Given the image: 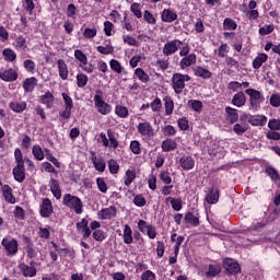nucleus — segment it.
Returning a JSON list of instances; mask_svg holds the SVG:
<instances>
[{
  "label": "nucleus",
  "mask_w": 280,
  "mask_h": 280,
  "mask_svg": "<svg viewBox=\"0 0 280 280\" xmlns=\"http://www.w3.org/2000/svg\"><path fill=\"white\" fill-rule=\"evenodd\" d=\"M92 235L95 242H104L106 240V232L103 230H95Z\"/></svg>",
  "instance_id": "obj_56"
},
{
  "label": "nucleus",
  "mask_w": 280,
  "mask_h": 280,
  "mask_svg": "<svg viewBox=\"0 0 280 280\" xmlns=\"http://www.w3.org/2000/svg\"><path fill=\"white\" fill-rule=\"evenodd\" d=\"M223 30H228L229 32H233V30H237V22H235L231 18H226L223 21Z\"/></svg>",
  "instance_id": "obj_44"
},
{
  "label": "nucleus",
  "mask_w": 280,
  "mask_h": 280,
  "mask_svg": "<svg viewBox=\"0 0 280 280\" xmlns=\"http://www.w3.org/2000/svg\"><path fill=\"white\" fill-rule=\"evenodd\" d=\"M96 172H105L106 170V161L103 158H97V155H93L91 159Z\"/></svg>",
  "instance_id": "obj_23"
},
{
  "label": "nucleus",
  "mask_w": 280,
  "mask_h": 280,
  "mask_svg": "<svg viewBox=\"0 0 280 280\" xmlns=\"http://www.w3.org/2000/svg\"><path fill=\"white\" fill-rule=\"evenodd\" d=\"M222 272V266L214 264L209 265L208 271L205 272V276L208 277V279H211L213 277H218Z\"/></svg>",
  "instance_id": "obj_25"
},
{
  "label": "nucleus",
  "mask_w": 280,
  "mask_h": 280,
  "mask_svg": "<svg viewBox=\"0 0 280 280\" xmlns=\"http://www.w3.org/2000/svg\"><path fill=\"white\" fill-rule=\"evenodd\" d=\"M165 202L166 205H172V209H174V211H180V209H183V201L180 199L167 197Z\"/></svg>",
  "instance_id": "obj_35"
},
{
  "label": "nucleus",
  "mask_w": 280,
  "mask_h": 280,
  "mask_svg": "<svg viewBox=\"0 0 280 280\" xmlns=\"http://www.w3.org/2000/svg\"><path fill=\"white\" fill-rule=\"evenodd\" d=\"M225 113L228 115V121L230 124H235L237 119H240V114H237V109L232 108V107H226Z\"/></svg>",
  "instance_id": "obj_34"
},
{
  "label": "nucleus",
  "mask_w": 280,
  "mask_h": 280,
  "mask_svg": "<svg viewBox=\"0 0 280 280\" xmlns=\"http://www.w3.org/2000/svg\"><path fill=\"white\" fill-rule=\"evenodd\" d=\"M196 60H197L196 54L191 52L188 56H185L180 59L179 67L183 70L189 69V67H191L192 65H196Z\"/></svg>",
  "instance_id": "obj_16"
},
{
  "label": "nucleus",
  "mask_w": 280,
  "mask_h": 280,
  "mask_svg": "<svg viewBox=\"0 0 280 280\" xmlns=\"http://www.w3.org/2000/svg\"><path fill=\"white\" fill-rule=\"evenodd\" d=\"M188 106H190L195 110V113L202 112V102H200L198 100L188 101Z\"/></svg>",
  "instance_id": "obj_52"
},
{
  "label": "nucleus",
  "mask_w": 280,
  "mask_h": 280,
  "mask_svg": "<svg viewBox=\"0 0 280 280\" xmlns=\"http://www.w3.org/2000/svg\"><path fill=\"white\" fill-rule=\"evenodd\" d=\"M49 187L51 194L55 196L57 200H60L62 198V191L60 190V184L56 179H50Z\"/></svg>",
  "instance_id": "obj_22"
},
{
  "label": "nucleus",
  "mask_w": 280,
  "mask_h": 280,
  "mask_svg": "<svg viewBox=\"0 0 280 280\" xmlns=\"http://www.w3.org/2000/svg\"><path fill=\"white\" fill-rule=\"evenodd\" d=\"M137 178V173L135 170H127L125 174V185L126 187H130L132 185V182Z\"/></svg>",
  "instance_id": "obj_42"
},
{
  "label": "nucleus",
  "mask_w": 280,
  "mask_h": 280,
  "mask_svg": "<svg viewBox=\"0 0 280 280\" xmlns=\"http://www.w3.org/2000/svg\"><path fill=\"white\" fill-rule=\"evenodd\" d=\"M178 19V14L172 9H164L161 12V20L163 23H174Z\"/></svg>",
  "instance_id": "obj_15"
},
{
  "label": "nucleus",
  "mask_w": 280,
  "mask_h": 280,
  "mask_svg": "<svg viewBox=\"0 0 280 280\" xmlns=\"http://www.w3.org/2000/svg\"><path fill=\"white\" fill-rule=\"evenodd\" d=\"M182 45H183V42L178 39L167 42L163 47L164 56H174V54H176V51L180 49Z\"/></svg>",
  "instance_id": "obj_9"
},
{
  "label": "nucleus",
  "mask_w": 280,
  "mask_h": 280,
  "mask_svg": "<svg viewBox=\"0 0 280 280\" xmlns=\"http://www.w3.org/2000/svg\"><path fill=\"white\" fill-rule=\"evenodd\" d=\"M130 150L133 154H141V143L138 140L131 141Z\"/></svg>",
  "instance_id": "obj_60"
},
{
  "label": "nucleus",
  "mask_w": 280,
  "mask_h": 280,
  "mask_svg": "<svg viewBox=\"0 0 280 280\" xmlns=\"http://www.w3.org/2000/svg\"><path fill=\"white\" fill-rule=\"evenodd\" d=\"M137 131L142 139H152L154 135H156V131L154 130V127H152V124L147 120H142L137 126Z\"/></svg>",
  "instance_id": "obj_4"
},
{
  "label": "nucleus",
  "mask_w": 280,
  "mask_h": 280,
  "mask_svg": "<svg viewBox=\"0 0 280 280\" xmlns=\"http://www.w3.org/2000/svg\"><path fill=\"white\" fill-rule=\"evenodd\" d=\"M20 270L22 271V275L24 277H28V278H32V277H36V267H34V265H25V264H22L20 265Z\"/></svg>",
  "instance_id": "obj_21"
},
{
  "label": "nucleus",
  "mask_w": 280,
  "mask_h": 280,
  "mask_svg": "<svg viewBox=\"0 0 280 280\" xmlns=\"http://www.w3.org/2000/svg\"><path fill=\"white\" fill-rule=\"evenodd\" d=\"M143 19L149 25H156V18L149 10L144 11Z\"/></svg>",
  "instance_id": "obj_53"
},
{
  "label": "nucleus",
  "mask_w": 280,
  "mask_h": 280,
  "mask_svg": "<svg viewBox=\"0 0 280 280\" xmlns=\"http://www.w3.org/2000/svg\"><path fill=\"white\" fill-rule=\"evenodd\" d=\"M122 240H124V244H132L133 238H132V228H130V225L126 224L124 226V231H122Z\"/></svg>",
  "instance_id": "obj_31"
},
{
  "label": "nucleus",
  "mask_w": 280,
  "mask_h": 280,
  "mask_svg": "<svg viewBox=\"0 0 280 280\" xmlns=\"http://www.w3.org/2000/svg\"><path fill=\"white\" fill-rule=\"evenodd\" d=\"M250 126H266L268 124V117L265 115H255L249 118Z\"/></svg>",
  "instance_id": "obj_26"
},
{
  "label": "nucleus",
  "mask_w": 280,
  "mask_h": 280,
  "mask_svg": "<svg viewBox=\"0 0 280 280\" xmlns=\"http://www.w3.org/2000/svg\"><path fill=\"white\" fill-rule=\"evenodd\" d=\"M1 191L7 202L10 205H14L16 202V198L12 195V188L9 185L1 184Z\"/></svg>",
  "instance_id": "obj_18"
},
{
  "label": "nucleus",
  "mask_w": 280,
  "mask_h": 280,
  "mask_svg": "<svg viewBox=\"0 0 280 280\" xmlns=\"http://www.w3.org/2000/svg\"><path fill=\"white\" fill-rule=\"evenodd\" d=\"M233 106H236V108H242L246 104V95H244V92L236 93L232 98Z\"/></svg>",
  "instance_id": "obj_27"
},
{
  "label": "nucleus",
  "mask_w": 280,
  "mask_h": 280,
  "mask_svg": "<svg viewBox=\"0 0 280 280\" xmlns=\"http://www.w3.org/2000/svg\"><path fill=\"white\" fill-rule=\"evenodd\" d=\"M108 168L112 174H117L119 172V163L112 159L108 161Z\"/></svg>",
  "instance_id": "obj_58"
},
{
  "label": "nucleus",
  "mask_w": 280,
  "mask_h": 280,
  "mask_svg": "<svg viewBox=\"0 0 280 280\" xmlns=\"http://www.w3.org/2000/svg\"><path fill=\"white\" fill-rule=\"evenodd\" d=\"M269 104L273 108H279V106H280V94L279 93L271 94V96L269 98Z\"/></svg>",
  "instance_id": "obj_55"
},
{
  "label": "nucleus",
  "mask_w": 280,
  "mask_h": 280,
  "mask_svg": "<svg viewBox=\"0 0 280 280\" xmlns=\"http://www.w3.org/2000/svg\"><path fill=\"white\" fill-rule=\"evenodd\" d=\"M22 5L27 14H34V9L36 8V4H34V0H23Z\"/></svg>",
  "instance_id": "obj_47"
},
{
  "label": "nucleus",
  "mask_w": 280,
  "mask_h": 280,
  "mask_svg": "<svg viewBox=\"0 0 280 280\" xmlns=\"http://www.w3.org/2000/svg\"><path fill=\"white\" fill-rule=\"evenodd\" d=\"M94 106L100 115H110L113 113V106L104 101V92L96 90L94 95Z\"/></svg>",
  "instance_id": "obj_1"
},
{
  "label": "nucleus",
  "mask_w": 280,
  "mask_h": 280,
  "mask_svg": "<svg viewBox=\"0 0 280 280\" xmlns=\"http://www.w3.org/2000/svg\"><path fill=\"white\" fill-rule=\"evenodd\" d=\"M192 71L196 78H201V80H211V75H213L209 69L202 66H196Z\"/></svg>",
  "instance_id": "obj_14"
},
{
  "label": "nucleus",
  "mask_w": 280,
  "mask_h": 280,
  "mask_svg": "<svg viewBox=\"0 0 280 280\" xmlns=\"http://www.w3.org/2000/svg\"><path fill=\"white\" fill-rule=\"evenodd\" d=\"M133 205H136V207H145L147 205L145 197H143V195H136L133 197Z\"/></svg>",
  "instance_id": "obj_59"
},
{
  "label": "nucleus",
  "mask_w": 280,
  "mask_h": 280,
  "mask_svg": "<svg viewBox=\"0 0 280 280\" xmlns=\"http://www.w3.org/2000/svg\"><path fill=\"white\" fill-rule=\"evenodd\" d=\"M219 200H220V191L217 188H212L206 195V202H208V205H218Z\"/></svg>",
  "instance_id": "obj_20"
},
{
  "label": "nucleus",
  "mask_w": 280,
  "mask_h": 280,
  "mask_svg": "<svg viewBox=\"0 0 280 280\" xmlns=\"http://www.w3.org/2000/svg\"><path fill=\"white\" fill-rule=\"evenodd\" d=\"M96 185L101 194H106L108 191V185L106 184V180L104 179V177H97Z\"/></svg>",
  "instance_id": "obj_48"
},
{
  "label": "nucleus",
  "mask_w": 280,
  "mask_h": 280,
  "mask_svg": "<svg viewBox=\"0 0 280 280\" xmlns=\"http://www.w3.org/2000/svg\"><path fill=\"white\" fill-rule=\"evenodd\" d=\"M150 108L153 113H161V108H163V103L161 98L156 97L154 101L150 103Z\"/></svg>",
  "instance_id": "obj_50"
},
{
  "label": "nucleus",
  "mask_w": 280,
  "mask_h": 280,
  "mask_svg": "<svg viewBox=\"0 0 280 280\" xmlns=\"http://www.w3.org/2000/svg\"><path fill=\"white\" fill-rule=\"evenodd\" d=\"M246 130H248V128L244 124H235L233 127V131L236 135H244V132H246Z\"/></svg>",
  "instance_id": "obj_62"
},
{
  "label": "nucleus",
  "mask_w": 280,
  "mask_h": 280,
  "mask_svg": "<svg viewBox=\"0 0 280 280\" xmlns=\"http://www.w3.org/2000/svg\"><path fill=\"white\" fill-rule=\"evenodd\" d=\"M189 80H191V77L188 74L174 73L172 77L173 91H175L177 95H180L185 89V82H189Z\"/></svg>",
  "instance_id": "obj_3"
},
{
  "label": "nucleus",
  "mask_w": 280,
  "mask_h": 280,
  "mask_svg": "<svg viewBox=\"0 0 280 280\" xmlns=\"http://www.w3.org/2000/svg\"><path fill=\"white\" fill-rule=\"evenodd\" d=\"M273 32H275V25L266 24L259 28L258 34L260 36H268V34H272Z\"/></svg>",
  "instance_id": "obj_49"
},
{
  "label": "nucleus",
  "mask_w": 280,
  "mask_h": 280,
  "mask_svg": "<svg viewBox=\"0 0 280 280\" xmlns=\"http://www.w3.org/2000/svg\"><path fill=\"white\" fill-rule=\"evenodd\" d=\"M1 244L4 247V250H7L8 255H16V253H19V242L16 240L4 237Z\"/></svg>",
  "instance_id": "obj_10"
},
{
  "label": "nucleus",
  "mask_w": 280,
  "mask_h": 280,
  "mask_svg": "<svg viewBox=\"0 0 280 280\" xmlns=\"http://www.w3.org/2000/svg\"><path fill=\"white\" fill-rule=\"evenodd\" d=\"M13 176L18 183L25 180V165H16L13 168Z\"/></svg>",
  "instance_id": "obj_24"
},
{
  "label": "nucleus",
  "mask_w": 280,
  "mask_h": 280,
  "mask_svg": "<svg viewBox=\"0 0 280 280\" xmlns=\"http://www.w3.org/2000/svg\"><path fill=\"white\" fill-rule=\"evenodd\" d=\"M9 108H11V110H13V113H23V110H25V108H27V103L13 101V102L9 103Z\"/></svg>",
  "instance_id": "obj_30"
},
{
  "label": "nucleus",
  "mask_w": 280,
  "mask_h": 280,
  "mask_svg": "<svg viewBox=\"0 0 280 280\" xmlns=\"http://www.w3.org/2000/svg\"><path fill=\"white\" fill-rule=\"evenodd\" d=\"M184 220L186 224H191V226H200V220L191 212L186 213Z\"/></svg>",
  "instance_id": "obj_40"
},
{
  "label": "nucleus",
  "mask_w": 280,
  "mask_h": 280,
  "mask_svg": "<svg viewBox=\"0 0 280 280\" xmlns=\"http://www.w3.org/2000/svg\"><path fill=\"white\" fill-rule=\"evenodd\" d=\"M109 67L115 73H124V67L121 66V62L116 59H112L109 61Z\"/></svg>",
  "instance_id": "obj_45"
},
{
  "label": "nucleus",
  "mask_w": 280,
  "mask_h": 280,
  "mask_svg": "<svg viewBox=\"0 0 280 280\" xmlns=\"http://www.w3.org/2000/svg\"><path fill=\"white\" fill-rule=\"evenodd\" d=\"M14 47L19 51H25V49H27V39L23 35H19L15 38Z\"/></svg>",
  "instance_id": "obj_33"
},
{
  "label": "nucleus",
  "mask_w": 280,
  "mask_h": 280,
  "mask_svg": "<svg viewBox=\"0 0 280 280\" xmlns=\"http://www.w3.org/2000/svg\"><path fill=\"white\" fill-rule=\"evenodd\" d=\"M223 268L226 270V272H229V275H237L242 272V267H240V264L232 258H225L223 260Z\"/></svg>",
  "instance_id": "obj_8"
},
{
  "label": "nucleus",
  "mask_w": 280,
  "mask_h": 280,
  "mask_svg": "<svg viewBox=\"0 0 280 280\" xmlns=\"http://www.w3.org/2000/svg\"><path fill=\"white\" fill-rule=\"evenodd\" d=\"M96 50L98 54H103V56H108L115 51V48L113 47L110 40H106L104 46H97Z\"/></svg>",
  "instance_id": "obj_29"
},
{
  "label": "nucleus",
  "mask_w": 280,
  "mask_h": 280,
  "mask_svg": "<svg viewBox=\"0 0 280 280\" xmlns=\"http://www.w3.org/2000/svg\"><path fill=\"white\" fill-rule=\"evenodd\" d=\"M61 96L65 103V110L60 112L59 116L62 119H70L71 110H73V98H71L67 93H62Z\"/></svg>",
  "instance_id": "obj_6"
},
{
  "label": "nucleus",
  "mask_w": 280,
  "mask_h": 280,
  "mask_svg": "<svg viewBox=\"0 0 280 280\" xmlns=\"http://www.w3.org/2000/svg\"><path fill=\"white\" fill-rule=\"evenodd\" d=\"M32 154L36 161H44L45 160V152H43V148L40 145L35 144L32 149Z\"/></svg>",
  "instance_id": "obj_39"
},
{
  "label": "nucleus",
  "mask_w": 280,
  "mask_h": 280,
  "mask_svg": "<svg viewBox=\"0 0 280 280\" xmlns=\"http://www.w3.org/2000/svg\"><path fill=\"white\" fill-rule=\"evenodd\" d=\"M267 60H268V56L266 54H264V52H260L254 59L253 67L255 69H261V65H264V62H267Z\"/></svg>",
  "instance_id": "obj_37"
},
{
  "label": "nucleus",
  "mask_w": 280,
  "mask_h": 280,
  "mask_svg": "<svg viewBox=\"0 0 280 280\" xmlns=\"http://www.w3.org/2000/svg\"><path fill=\"white\" fill-rule=\"evenodd\" d=\"M268 128L271 130H280V119H270L268 122Z\"/></svg>",
  "instance_id": "obj_64"
},
{
  "label": "nucleus",
  "mask_w": 280,
  "mask_h": 280,
  "mask_svg": "<svg viewBox=\"0 0 280 280\" xmlns=\"http://www.w3.org/2000/svg\"><path fill=\"white\" fill-rule=\"evenodd\" d=\"M246 95L249 96L250 106L257 110L259 106H261V102H264V95L261 92L255 89H247L245 90Z\"/></svg>",
  "instance_id": "obj_5"
},
{
  "label": "nucleus",
  "mask_w": 280,
  "mask_h": 280,
  "mask_svg": "<svg viewBox=\"0 0 280 280\" xmlns=\"http://www.w3.org/2000/svg\"><path fill=\"white\" fill-rule=\"evenodd\" d=\"M14 159H15L16 165H25V160H23V152L21 151V149L19 148L15 149Z\"/></svg>",
  "instance_id": "obj_57"
},
{
  "label": "nucleus",
  "mask_w": 280,
  "mask_h": 280,
  "mask_svg": "<svg viewBox=\"0 0 280 280\" xmlns=\"http://www.w3.org/2000/svg\"><path fill=\"white\" fill-rule=\"evenodd\" d=\"M57 69L59 72V78H61V80H67L69 78V67L63 59H59L57 61Z\"/></svg>",
  "instance_id": "obj_17"
},
{
  "label": "nucleus",
  "mask_w": 280,
  "mask_h": 280,
  "mask_svg": "<svg viewBox=\"0 0 280 280\" xmlns=\"http://www.w3.org/2000/svg\"><path fill=\"white\" fill-rule=\"evenodd\" d=\"M89 84V77L84 73H78L77 74V85L79 89H84Z\"/></svg>",
  "instance_id": "obj_43"
},
{
  "label": "nucleus",
  "mask_w": 280,
  "mask_h": 280,
  "mask_svg": "<svg viewBox=\"0 0 280 280\" xmlns=\"http://www.w3.org/2000/svg\"><path fill=\"white\" fill-rule=\"evenodd\" d=\"M179 165L182 170L189 172L190 170H194V167H196V160H194V158H191L190 155H184L179 159Z\"/></svg>",
  "instance_id": "obj_13"
},
{
  "label": "nucleus",
  "mask_w": 280,
  "mask_h": 280,
  "mask_svg": "<svg viewBox=\"0 0 280 280\" xmlns=\"http://www.w3.org/2000/svg\"><path fill=\"white\" fill-rule=\"evenodd\" d=\"M23 65L27 73H34V71L36 70V62H34L33 60L26 59L24 60Z\"/></svg>",
  "instance_id": "obj_54"
},
{
  "label": "nucleus",
  "mask_w": 280,
  "mask_h": 280,
  "mask_svg": "<svg viewBox=\"0 0 280 280\" xmlns=\"http://www.w3.org/2000/svg\"><path fill=\"white\" fill-rule=\"evenodd\" d=\"M0 80H2V82H16V80H19V71L13 68L1 69Z\"/></svg>",
  "instance_id": "obj_7"
},
{
  "label": "nucleus",
  "mask_w": 280,
  "mask_h": 280,
  "mask_svg": "<svg viewBox=\"0 0 280 280\" xmlns=\"http://www.w3.org/2000/svg\"><path fill=\"white\" fill-rule=\"evenodd\" d=\"M141 280H156V275L151 270L142 272Z\"/></svg>",
  "instance_id": "obj_63"
},
{
  "label": "nucleus",
  "mask_w": 280,
  "mask_h": 280,
  "mask_svg": "<svg viewBox=\"0 0 280 280\" xmlns=\"http://www.w3.org/2000/svg\"><path fill=\"white\" fill-rule=\"evenodd\" d=\"M135 75L138 78V80H140V82H143L144 84L150 82V75H148V73H145V71L141 68H137L135 70Z\"/></svg>",
  "instance_id": "obj_41"
},
{
  "label": "nucleus",
  "mask_w": 280,
  "mask_h": 280,
  "mask_svg": "<svg viewBox=\"0 0 280 280\" xmlns=\"http://www.w3.org/2000/svg\"><path fill=\"white\" fill-rule=\"evenodd\" d=\"M63 205L65 207H68V209H72L78 215L82 213V208L84 205L82 203V199L79 197H75L71 194H67L63 196Z\"/></svg>",
  "instance_id": "obj_2"
},
{
  "label": "nucleus",
  "mask_w": 280,
  "mask_h": 280,
  "mask_svg": "<svg viewBox=\"0 0 280 280\" xmlns=\"http://www.w3.org/2000/svg\"><path fill=\"white\" fill-rule=\"evenodd\" d=\"M178 144L174 139H166L162 141V145H161L163 152H173V150H176Z\"/></svg>",
  "instance_id": "obj_28"
},
{
  "label": "nucleus",
  "mask_w": 280,
  "mask_h": 280,
  "mask_svg": "<svg viewBox=\"0 0 280 280\" xmlns=\"http://www.w3.org/2000/svg\"><path fill=\"white\" fill-rule=\"evenodd\" d=\"M164 102L165 115L170 117V115L174 113V100H172L171 97H166Z\"/></svg>",
  "instance_id": "obj_46"
},
{
  "label": "nucleus",
  "mask_w": 280,
  "mask_h": 280,
  "mask_svg": "<svg viewBox=\"0 0 280 280\" xmlns=\"http://www.w3.org/2000/svg\"><path fill=\"white\" fill-rule=\"evenodd\" d=\"M5 62H14L16 60V52L12 48H5L2 51Z\"/></svg>",
  "instance_id": "obj_38"
},
{
  "label": "nucleus",
  "mask_w": 280,
  "mask_h": 280,
  "mask_svg": "<svg viewBox=\"0 0 280 280\" xmlns=\"http://www.w3.org/2000/svg\"><path fill=\"white\" fill-rule=\"evenodd\" d=\"M37 84H38V79H36L35 77H31L24 80L23 89L26 93H33Z\"/></svg>",
  "instance_id": "obj_19"
},
{
  "label": "nucleus",
  "mask_w": 280,
  "mask_h": 280,
  "mask_svg": "<svg viewBox=\"0 0 280 280\" xmlns=\"http://www.w3.org/2000/svg\"><path fill=\"white\" fill-rule=\"evenodd\" d=\"M39 207V213L42 218H49L51 213H54V205L51 203V200L49 198L43 199Z\"/></svg>",
  "instance_id": "obj_11"
},
{
  "label": "nucleus",
  "mask_w": 280,
  "mask_h": 280,
  "mask_svg": "<svg viewBox=\"0 0 280 280\" xmlns=\"http://www.w3.org/2000/svg\"><path fill=\"white\" fill-rule=\"evenodd\" d=\"M97 215L101 220H113V218L117 215V208L115 206H110L108 208L102 209L97 212Z\"/></svg>",
  "instance_id": "obj_12"
},
{
  "label": "nucleus",
  "mask_w": 280,
  "mask_h": 280,
  "mask_svg": "<svg viewBox=\"0 0 280 280\" xmlns=\"http://www.w3.org/2000/svg\"><path fill=\"white\" fill-rule=\"evenodd\" d=\"M160 180H162V183H164V185H171L172 184V176H170L168 172L163 171L160 174Z\"/></svg>",
  "instance_id": "obj_61"
},
{
  "label": "nucleus",
  "mask_w": 280,
  "mask_h": 280,
  "mask_svg": "<svg viewBox=\"0 0 280 280\" xmlns=\"http://www.w3.org/2000/svg\"><path fill=\"white\" fill-rule=\"evenodd\" d=\"M115 115L118 116L120 119H127L128 115H130V113L128 112V107L121 105V104H117L115 106Z\"/></svg>",
  "instance_id": "obj_32"
},
{
  "label": "nucleus",
  "mask_w": 280,
  "mask_h": 280,
  "mask_svg": "<svg viewBox=\"0 0 280 280\" xmlns=\"http://www.w3.org/2000/svg\"><path fill=\"white\" fill-rule=\"evenodd\" d=\"M54 94L51 92H46L44 95L40 96V102L48 108H51L54 106Z\"/></svg>",
  "instance_id": "obj_36"
},
{
  "label": "nucleus",
  "mask_w": 280,
  "mask_h": 280,
  "mask_svg": "<svg viewBox=\"0 0 280 280\" xmlns=\"http://www.w3.org/2000/svg\"><path fill=\"white\" fill-rule=\"evenodd\" d=\"M130 10L137 19H141L143 16V13L141 12V3L133 2L130 7Z\"/></svg>",
  "instance_id": "obj_51"
}]
</instances>
